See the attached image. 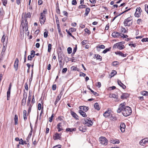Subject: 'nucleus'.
Segmentation results:
<instances>
[{"mask_svg": "<svg viewBox=\"0 0 148 148\" xmlns=\"http://www.w3.org/2000/svg\"><path fill=\"white\" fill-rule=\"evenodd\" d=\"M132 113V110L130 107L128 106H125L123 112H122V114L124 116H128L130 115Z\"/></svg>", "mask_w": 148, "mask_h": 148, "instance_id": "obj_1", "label": "nucleus"}, {"mask_svg": "<svg viewBox=\"0 0 148 148\" xmlns=\"http://www.w3.org/2000/svg\"><path fill=\"white\" fill-rule=\"evenodd\" d=\"M47 13L46 10H43L42 12L40 13V23L42 24H43L46 20L45 14Z\"/></svg>", "mask_w": 148, "mask_h": 148, "instance_id": "obj_2", "label": "nucleus"}, {"mask_svg": "<svg viewBox=\"0 0 148 148\" xmlns=\"http://www.w3.org/2000/svg\"><path fill=\"white\" fill-rule=\"evenodd\" d=\"M99 140L100 143L103 145H106L108 144L107 139L104 137L101 136L99 138Z\"/></svg>", "mask_w": 148, "mask_h": 148, "instance_id": "obj_3", "label": "nucleus"}, {"mask_svg": "<svg viewBox=\"0 0 148 148\" xmlns=\"http://www.w3.org/2000/svg\"><path fill=\"white\" fill-rule=\"evenodd\" d=\"M122 45L121 42L116 43L114 45L113 48L115 49L117 48L120 50L124 48V45Z\"/></svg>", "mask_w": 148, "mask_h": 148, "instance_id": "obj_4", "label": "nucleus"}, {"mask_svg": "<svg viewBox=\"0 0 148 148\" xmlns=\"http://www.w3.org/2000/svg\"><path fill=\"white\" fill-rule=\"evenodd\" d=\"M84 124L88 126H90L92 125L93 123L90 120V118L87 117L86 119H85L84 122Z\"/></svg>", "mask_w": 148, "mask_h": 148, "instance_id": "obj_5", "label": "nucleus"}, {"mask_svg": "<svg viewBox=\"0 0 148 148\" xmlns=\"http://www.w3.org/2000/svg\"><path fill=\"white\" fill-rule=\"evenodd\" d=\"M132 19L131 17H129L127 19H125L123 22L124 26H130L131 25L132 23H130V22L132 20Z\"/></svg>", "mask_w": 148, "mask_h": 148, "instance_id": "obj_6", "label": "nucleus"}, {"mask_svg": "<svg viewBox=\"0 0 148 148\" xmlns=\"http://www.w3.org/2000/svg\"><path fill=\"white\" fill-rule=\"evenodd\" d=\"M142 10L140 7H138L137 8L136 10V12L134 14V16L135 17H139L141 15V13Z\"/></svg>", "mask_w": 148, "mask_h": 148, "instance_id": "obj_7", "label": "nucleus"}, {"mask_svg": "<svg viewBox=\"0 0 148 148\" xmlns=\"http://www.w3.org/2000/svg\"><path fill=\"white\" fill-rule=\"evenodd\" d=\"M125 104V102H124L120 104L119 106V108L117 110V112L118 113H120L121 111H122V112H123Z\"/></svg>", "mask_w": 148, "mask_h": 148, "instance_id": "obj_8", "label": "nucleus"}, {"mask_svg": "<svg viewBox=\"0 0 148 148\" xmlns=\"http://www.w3.org/2000/svg\"><path fill=\"white\" fill-rule=\"evenodd\" d=\"M148 143V138H145L141 140L139 143L141 145H144L145 144Z\"/></svg>", "mask_w": 148, "mask_h": 148, "instance_id": "obj_9", "label": "nucleus"}, {"mask_svg": "<svg viewBox=\"0 0 148 148\" xmlns=\"http://www.w3.org/2000/svg\"><path fill=\"white\" fill-rule=\"evenodd\" d=\"M61 133L58 134V133H56L53 136V139L54 140L60 139L61 138Z\"/></svg>", "mask_w": 148, "mask_h": 148, "instance_id": "obj_10", "label": "nucleus"}, {"mask_svg": "<svg viewBox=\"0 0 148 148\" xmlns=\"http://www.w3.org/2000/svg\"><path fill=\"white\" fill-rule=\"evenodd\" d=\"M18 62L19 60L17 58H16L15 59L14 64V67L16 71H17L18 69Z\"/></svg>", "mask_w": 148, "mask_h": 148, "instance_id": "obj_11", "label": "nucleus"}, {"mask_svg": "<svg viewBox=\"0 0 148 148\" xmlns=\"http://www.w3.org/2000/svg\"><path fill=\"white\" fill-rule=\"evenodd\" d=\"M120 127L121 132H124L125 131V124L123 123H121V124Z\"/></svg>", "mask_w": 148, "mask_h": 148, "instance_id": "obj_12", "label": "nucleus"}, {"mask_svg": "<svg viewBox=\"0 0 148 148\" xmlns=\"http://www.w3.org/2000/svg\"><path fill=\"white\" fill-rule=\"evenodd\" d=\"M24 23L23 22L21 23V26H22L23 28L24 29V28H27L28 27V22L27 21V20L26 19L25 20V24H24Z\"/></svg>", "mask_w": 148, "mask_h": 148, "instance_id": "obj_13", "label": "nucleus"}, {"mask_svg": "<svg viewBox=\"0 0 148 148\" xmlns=\"http://www.w3.org/2000/svg\"><path fill=\"white\" fill-rule=\"evenodd\" d=\"M120 35V33L117 32H114L112 34V36L114 38H118Z\"/></svg>", "mask_w": 148, "mask_h": 148, "instance_id": "obj_14", "label": "nucleus"}, {"mask_svg": "<svg viewBox=\"0 0 148 148\" xmlns=\"http://www.w3.org/2000/svg\"><path fill=\"white\" fill-rule=\"evenodd\" d=\"M71 114L72 115V116L76 120H78L79 119L78 118V116L76 114V113L75 112H73V111H71Z\"/></svg>", "mask_w": 148, "mask_h": 148, "instance_id": "obj_15", "label": "nucleus"}, {"mask_svg": "<svg viewBox=\"0 0 148 148\" xmlns=\"http://www.w3.org/2000/svg\"><path fill=\"white\" fill-rule=\"evenodd\" d=\"M79 108L81 110H82L85 112H87L89 108L88 107L86 106H81L79 107Z\"/></svg>", "mask_w": 148, "mask_h": 148, "instance_id": "obj_16", "label": "nucleus"}, {"mask_svg": "<svg viewBox=\"0 0 148 148\" xmlns=\"http://www.w3.org/2000/svg\"><path fill=\"white\" fill-rule=\"evenodd\" d=\"M26 98L27 95H26L25 96L24 95V97L22 100L21 102V104L23 106H24L25 105Z\"/></svg>", "mask_w": 148, "mask_h": 148, "instance_id": "obj_17", "label": "nucleus"}, {"mask_svg": "<svg viewBox=\"0 0 148 148\" xmlns=\"http://www.w3.org/2000/svg\"><path fill=\"white\" fill-rule=\"evenodd\" d=\"M117 83L123 89H125L126 88V86L123 84L119 80H118L117 81Z\"/></svg>", "mask_w": 148, "mask_h": 148, "instance_id": "obj_18", "label": "nucleus"}, {"mask_svg": "<svg viewBox=\"0 0 148 148\" xmlns=\"http://www.w3.org/2000/svg\"><path fill=\"white\" fill-rule=\"evenodd\" d=\"M110 142L111 143L114 144H118L119 143L120 141L118 139H112L110 140Z\"/></svg>", "mask_w": 148, "mask_h": 148, "instance_id": "obj_19", "label": "nucleus"}, {"mask_svg": "<svg viewBox=\"0 0 148 148\" xmlns=\"http://www.w3.org/2000/svg\"><path fill=\"white\" fill-rule=\"evenodd\" d=\"M97 50L99 51L100 50V49H104L105 48V46L103 45H100L99 46L96 47Z\"/></svg>", "mask_w": 148, "mask_h": 148, "instance_id": "obj_20", "label": "nucleus"}, {"mask_svg": "<svg viewBox=\"0 0 148 148\" xmlns=\"http://www.w3.org/2000/svg\"><path fill=\"white\" fill-rule=\"evenodd\" d=\"M79 114L83 117H86L87 116L86 113L83 110H79Z\"/></svg>", "mask_w": 148, "mask_h": 148, "instance_id": "obj_21", "label": "nucleus"}, {"mask_svg": "<svg viewBox=\"0 0 148 148\" xmlns=\"http://www.w3.org/2000/svg\"><path fill=\"white\" fill-rule=\"evenodd\" d=\"M129 96V94L127 93H124L122 94V95L121 96V99H126L127 97H128Z\"/></svg>", "mask_w": 148, "mask_h": 148, "instance_id": "obj_22", "label": "nucleus"}, {"mask_svg": "<svg viewBox=\"0 0 148 148\" xmlns=\"http://www.w3.org/2000/svg\"><path fill=\"white\" fill-rule=\"evenodd\" d=\"M110 113L109 111H106L103 114V115L106 117H107L110 116Z\"/></svg>", "mask_w": 148, "mask_h": 148, "instance_id": "obj_23", "label": "nucleus"}, {"mask_svg": "<svg viewBox=\"0 0 148 148\" xmlns=\"http://www.w3.org/2000/svg\"><path fill=\"white\" fill-rule=\"evenodd\" d=\"M94 108L95 109L97 110H99L100 109V108L99 106V104L98 103H96L94 104Z\"/></svg>", "mask_w": 148, "mask_h": 148, "instance_id": "obj_24", "label": "nucleus"}, {"mask_svg": "<svg viewBox=\"0 0 148 148\" xmlns=\"http://www.w3.org/2000/svg\"><path fill=\"white\" fill-rule=\"evenodd\" d=\"M76 129L75 128H67L66 129V131L67 132H72L73 131H76Z\"/></svg>", "mask_w": 148, "mask_h": 148, "instance_id": "obj_25", "label": "nucleus"}, {"mask_svg": "<svg viewBox=\"0 0 148 148\" xmlns=\"http://www.w3.org/2000/svg\"><path fill=\"white\" fill-rule=\"evenodd\" d=\"M32 13L30 12H28L27 14H25L24 15V17L25 18H30L31 17Z\"/></svg>", "mask_w": 148, "mask_h": 148, "instance_id": "obj_26", "label": "nucleus"}, {"mask_svg": "<svg viewBox=\"0 0 148 148\" xmlns=\"http://www.w3.org/2000/svg\"><path fill=\"white\" fill-rule=\"evenodd\" d=\"M90 9L89 8H87L85 10V13L84 15L85 16H88V14L89 12H90Z\"/></svg>", "mask_w": 148, "mask_h": 148, "instance_id": "obj_27", "label": "nucleus"}, {"mask_svg": "<svg viewBox=\"0 0 148 148\" xmlns=\"http://www.w3.org/2000/svg\"><path fill=\"white\" fill-rule=\"evenodd\" d=\"M95 57H96L97 60H99L100 61L102 60V57L101 56H100L99 54H95Z\"/></svg>", "mask_w": 148, "mask_h": 148, "instance_id": "obj_28", "label": "nucleus"}, {"mask_svg": "<svg viewBox=\"0 0 148 148\" xmlns=\"http://www.w3.org/2000/svg\"><path fill=\"white\" fill-rule=\"evenodd\" d=\"M71 69L73 71H79V69L76 66H73L71 68Z\"/></svg>", "mask_w": 148, "mask_h": 148, "instance_id": "obj_29", "label": "nucleus"}, {"mask_svg": "<svg viewBox=\"0 0 148 148\" xmlns=\"http://www.w3.org/2000/svg\"><path fill=\"white\" fill-rule=\"evenodd\" d=\"M61 123H59L57 125V128L58 129V132H60L62 130V129L61 128Z\"/></svg>", "mask_w": 148, "mask_h": 148, "instance_id": "obj_30", "label": "nucleus"}, {"mask_svg": "<svg viewBox=\"0 0 148 148\" xmlns=\"http://www.w3.org/2000/svg\"><path fill=\"white\" fill-rule=\"evenodd\" d=\"M60 95H58V96L56 97V101L55 102V104L56 105L57 103L58 102V101L60 99Z\"/></svg>", "mask_w": 148, "mask_h": 148, "instance_id": "obj_31", "label": "nucleus"}, {"mask_svg": "<svg viewBox=\"0 0 148 148\" xmlns=\"http://www.w3.org/2000/svg\"><path fill=\"white\" fill-rule=\"evenodd\" d=\"M14 121L15 123V124L16 125H17L18 124V116L16 114H15L14 116Z\"/></svg>", "mask_w": 148, "mask_h": 148, "instance_id": "obj_32", "label": "nucleus"}, {"mask_svg": "<svg viewBox=\"0 0 148 148\" xmlns=\"http://www.w3.org/2000/svg\"><path fill=\"white\" fill-rule=\"evenodd\" d=\"M130 10V9H129L128 10H125V12H123L122 13H121V14H119V15H117V16H116L114 17L112 19V20H111V21H112V22H113V21L114 20H115V19L117 18V17L119 16L120 15H121V14H122L124 12H127V11L128 10Z\"/></svg>", "mask_w": 148, "mask_h": 148, "instance_id": "obj_33", "label": "nucleus"}, {"mask_svg": "<svg viewBox=\"0 0 148 148\" xmlns=\"http://www.w3.org/2000/svg\"><path fill=\"white\" fill-rule=\"evenodd\" d=\"M121 32H122L123 34L127 32L125 29V28H124L122 27H121Z\"/></svg>", "mask_w": 148, "mask_h": 148, "instance_id": "obj_34", "label": "nucleus"}, {"mask_svg": "<svg viewBox=\"0 0 148 148\" xmlns=\"http://www.w3.org/2000/svg\"><path fill=\"white\" fill-rule=\"evenodd\" d=\"M10 94V90H8L7 92V99L8 100L9 99Z\"/></svg>", "mask_w": 148, "mask_h": 148, "instance_id": "obj_35", "label": "nucleus"}, {"mask_svg": "<svg viewBox=\"0 0 148 148\" xmlns=\"http://www.w3.org/2000/svg\"><path fill=\"white\" fill-rule=\"evenodd\" d=\"M52 48V45L49 44L48 45V51L49 52H50L51 51Z\"/></svg>", "mask_w": 148, "mask_h": 148, "instance_id": "obj_36", "label": "nucleus"}, {"mask_svg": "<svg viewBox=\"0 0 148 148\" xmlns=\"http://www.w3.org/2000/svg\"><path fill=\"white\" fill-rule=\"evenodd\" d=\"M111 49V48H106L105 50H104L102 52V53H106L108 51H109Z\"/></svg>", "mask_w": 148, "mask_h": 148, "instance_id": "obj_37", "label": "nucleus"}, {"mask_svg": "<svg viewBox=\"0 0 148 148\" xmlns=\"http://www.w3.org/2000/svg\"><path fill=\"white\" fill-rule=\"evenodd\" d=\"M116 73V72L115 71H113L111 73V77H113Z\"/></svg>", "mask_w": 148, "mask_h": 148, "instance_id": "obj_38", "label": "nucleus"}, {"mask_svg": "<svg viewBox=\"0 0 148 148\" xmlns=\"http://www.w3.org/2000/svg\"><path fill=\"white\" fill-rule=\"evenodd\" d=\"M89 89L91 91V92L94 95H96V96L98 95V94L96 92H95L93 90H92L90 88H89Z\"/></svg>", "mask_w": 148, "mask_h": 148, "instance_id": "obj_39", "label": "nucleus"}, {"mask_svg": "<svg viewBox=\"0 0 148 148\" xmlns=\"http://www.w3.org/2000/svg\"><path fill=\"white\" fill-rule=\"evenodd\" d=\"M72 48L70 47H69L67 48V50L68 54H70L72 53Z\"/></svg>", "mask_w": 148, "mask_h": 148, "instance_id": "obj_40", "label": "nucleus"}, {"mask_svg": "<svg viewBox=\"0 0 148 148\" xmlns=\"http://www.w3.org/2000/svg\"><path fill=\"white\" fill-rule=\"evenodd\" d=\"M110 95L112 97L114 98L117 99L118 97V96L116 95L115 94H112L111 95Z\"/></svg>", "mask_w": 148, "mask_h": 148, "instance_id": "obj_41", "label": "nucleus"}, {"mask_svg": "<svg viewBox=\"0 0 148 148\" xmlns=\"http://www.w3.org/2000/svg\"><path fill=\"white\" fill-rule=\"evenodd\" d=\"M31 99V96L29 95L28 97V100L27 102V106H29V104L30 103Z\"/></svg>", "mask_w": 148, "mask_h": 148, "instance_id": "obj_42", "label": "nucleus"}, {"mask_svg": "<svg viewBox=\"0 0 148 148\" xmlns=\"http://www.w3.org/2000/svg\"><path fill=\"white\" fill-rule=\"evenodd\" d=\"M120 36H121V37L123 38H127L128 37V36L127 35H125L124 34H121L120 33Z\"/></svg>", "mask_w": 148, "mask_h": 148, "instance_id": "obj_43", "label": "nucleus"}, {"mask_svg": "<svg viewBox=\"0 0 148 148\" xmlns=\"http://www.w3.org/2000/svg\"><path fill=\"white\" fill-rule=\"evenodd\" d=\"M5 37L6 36H5V35L4 34L1 38V41L2 42H5Z\"/></svg>", "mask_w": 148, "mask_h": 148, "instance_id": "obj_44", "label": "nucleus"}, {"mask_svg": "<svg viewBox=\"0 0 148 148\" xmlns=\"http://www.w3.org/2000/svg\"><path fill=\"white\" fill-rule=\"evenodd\" d=\"M86 7V5H79L78 7V8L79 9H82L83 8H85Z\"/></svg>", "mask_w": 148, "mask_h": 148, "instance_id": "obj_45", "label": "nucleus"}, {"mask_svg": "<svg viewBox=\"0 0 148 148\" xmlns=\"http://www.w3.org/2000/svg\"><path fill=\"white\" fill-rule=\"evenodd\" d=\"M27 65L28 67V69L27 70V73H28L29 72V69L31 65L29 63H27Z\"/></svg>", "mask_w": 148, "mask_h": 148, "instance_id": "obj_46", "label": "nucleus"}, {"mask_svg": "<svg viewBox=\"0 0 148 148\" xmlns=\"http://www.w3.org/2000/svg\"><path fill=\"white\" fill-rule=\"evenodd\" d=\"M115 53L116 54L119 55V56H122V55H123V53L121 52L120 51L116 52H115Z\"/></svg>", "mask_w": 148, "mask_h": 148, "instance_id": "obj_47", "label": "nucleus"}, {"mask_svg": "<svg viewBox=\"0 0 148 148\" xmlns=\"http://www.w3.org/2000/svg\"><path fill=\"white\" fill-rule=\"evenodd\" d=\"M145 10L148 14V5L147 4H145Z\"/></svg>", "mask_w": 148, "mask_h": 148, "instance_id": "obj_48", "label": "nucleus"}, {"mask_svg": "<svg viewBox=\"0 0 148 148\" xmlns=\"http://www.w3.org/2000/svg\"><path fill=\"white\" fill-rule=\"evenodd\" d=\"M69 31L71 32H75L76 31V29L74 28H71L69 29Z\"/></svg>", "mask_w": 148, "mask_h": 148, "instance_id": "obj_49", "label": "nucleus"}, {"mask_svg": "<svg viewBox=\"0 0 148 148\" xmlns=\"http://www.w3.org/2000/svg\"><path fill=\"white\" fill-rule=\"evenodd\" d=\"M53 114H52L50 117L49 118V121L50 122H51L53 120Z\"/></svg>", "mask_w": 148, "mask_h": 148, "instance_id": "obj_50", "label": "nucleus"}, {"mask_svg": "<svg viewBox=\"0 0 148 148\" xmlns=\"http://www.w3.org/2000/svg\"><path fill=\"white\" fill-rule=\"evenodd\" d=\"M84 31L85 32L87 33L88 34H89L90 33V32L87 28L85 29H84Z\"/></svg>", "mask_w": 148, "mask_h": 148, "instance_id": "obj_51", "label": "nucleus"}, {"mask_svg": "<svg viewBox=\"0 0 148 148\" xmlns=\"http://www.w3.org/2000/svg\"><path fill=\"white\" fill-rule=\"evenodd\" d=\"M33 57H34V56H32L31 55H29L28 57V60H31L32 58Z\"/></svg>", "mask_w": 148, "mask_h": 148, "instance_id": "obj_52", "label": "nucleus"}, {"mask_svg": "<svg viewBox=\"0 0 148 148\" xmlns=\"http://www.w3.org/2000/svg\"><path fill=\"white\" fill-rule=\"evenodd\" d=\"M77 49V46H76V47L75 48H74L73 49V53H72V54L74 55L75 54V53L76 52V51Z\"/></svg>", "mask_w": 148, "mask_h": 148, "instance_id": "obj_53", "label": "nucleus"}, {"mask_svg": "<svg viewBox=\"0 0 148 148\" xmlns=\"http://www.w3.org/2000/svg\"><path fill=\"white\" fill-rule=\"evenodd\" d=\"M118 64H119V62H118L117 61L114 62L112 63V65H113L114 66H116V65Z\"/></svg>", "mask_w": 148, "mask_h": 148, "instance_id": "obj_54", "label": "nucleus"}, {"mask_svg": "<svg viewBox=\"0 0 148 148\" xmlns=\"http://www.w3.org/2000/svg\"><path fill=\"white\" fill-rule=\"evenodd\" d=\"M3 5L5 6L6 4H7V0H3L2 1Z\"/></svg>", "mask_w": 148, "mask_h": 148, "instance_id": "obj_55", "label": "nucleus"}, {"mask_svg": "<svg viewBox=\"0 0 148 148\" xmlns=\"http://www.w3.org/2000/svg\"><path fill=\"white\" fill-rule=\"evenodd\" d=\"M4 14V12L3 9L1 10L0 11V15L3 16Z\"/></svg>", "mask_w": 148, "mask_h": 148, "instance_id": "obj_56", "label": "nucleus"}, {"mask_svg": "<svg viewBox=\"0 0 148 148\" xmlns=\"http://www.w3.org/2000/svg\"><path fill=\"white\" fill-rule=\"evenodd\" d=\"M72 4L73 5H75L77 4L76 0H72Z\"/></svg>", "mask_w": 148, "mask_h": 148, "instance_id": "obj_57", "label": "nucleus"}, {"mask_svg": "<svg viewBox=\"0 0 148 148\" xmlns=\"http://www.w3.org/2000/svg\"><path fill=\"white\" fill-rule=\"evenodd\" d=\"M141 41L143 42H148V38H143V39H142Z\"/></svg>", "mask_w": 148, "mask_h": 148, "instance_id": "obj_58", "label": "nucleus"}, {"mask_svg": "<svg viewBox=\"0 0 148 148\" xmlns=\"http://www.w3.org/2000/svg\"><path fill=\"white\" fill-rule=\"evenodd\" d=\"M56 84H54L52 85V89L53 90H55L56 89Z\"/></svg>", "mask_w": 148, "mask_h": 148, "instance_id": "obj_59", "label": "nucleus"}, {"mask_svg": "<svg viewBox=\"0 0 148 148\" xmlns=\"http://www.w3.org/2000/svg\"><path fill=\"white\" fill-rule=\"evenodd\" d=\"M142 94L143 95H144L147 96L148 95V92L147 91H144L143 92Z\"/></svg>", "mask_w": 148, "mask_h": 148, "instance_id": "obj_60", "label": "nucleus"}, {"mask_svg": "<svg viewBox=\"0 0 148 148\" xmlns=\"http://www.w3.org/2000/svg\"><path fill=\"white\" fill-rule=\"evenodd\" d=\"M96 86L98 88H100L101 86V82H98L96 84Z\"/></svg>", "mask_w": 148, "mask_h": 148, "instance_id": "obj_61", "label": "nucleus"}, {"mask_svg": "<svg viewBox=\"0 0 148 148\" xmlns=\"http://www.w3.org/2000/svg\"><path fill=\"white\" fill-rule=\"evenodd\" d=\"M67 69L66 68H64L62 69V72L63 73H65L67 71Z\"/></svg>", "mask_w": 148, "mask_h": 148, "instance_id": "obj_62", "label": "nucleus"}, {"mask_svg": "<svg viewBox=\"0 0 148 148\" xmlns=\"http://www.w3.org/2000/svg\"><path fill=\"white\" fill-rule=\"evenodd\" d=\"M35 55V51L34 50H32L31 52V56H34H34Z\"/></svg>", "mask_w": 148, "mask_h": 148, "instance_id": "obj_63", "label": "nucleus"}, {"mask_svg": "<svg viewBox=\"0 0 148 148\" xmlns=\"http://www.w3.org/2000/svg\"><path fill=\"white\" fill-rule=\"evenodd\" d=\"M19 144H21V145H23L24 144L23 140H22V138L20 139L19 140Z\"/></svg>", "mask_w": 148, "mask_h": 148, "instance_id": "obj_64", "label": "nucleus"}]
</instances>
